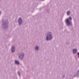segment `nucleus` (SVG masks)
<instances>
[{
	"label": "nucleus",
	"mask_w": 79,
	"mask_h": 79,
	"mask_svg": "<svg viewBox=\"0 0 79 79\" xmlns=\"http://www.w3.org/2000/svg\"><path fill=\"white\" fill-rule=\"evenodd\" d=\"M53 34L51 31H48L46 34V41H50L53 38Z\"/></svg>",
	"instance_id": "f257e3e1"
},
{
	"label": "nucleus",
	"mask_w": 79,
	"mask_h": 79,
	"mask_svg": "<svg viewBox=\"0 0 79 79\" xmlns=\"http://www.w3.org/2000/svg\"><path fill=\"white\" fill-rule=\"evenodd\" d=\"M8 23L7 21L6 22H4L3 23L2 27L4 29H7V28H8Z\"/></svg>",
	"instance_id": "f03ea898"
},
{
	"label": "nucleus",
	"mask_w": 79,
	"mask_h": 79,
	"mask_svg": "<svg viewBox=\"0 0 79 79\" xmlns=\"http://www.w3.org/2000/svg\"><path fill=\"white\" fill-rule=\"evenodd\" d=\"M66 24L68 26H73V24L72 22L69 21V19H66Z\"/></svg>",
	"instance_id": "7ed1b4c3"
},
{
	"label": "nucleus",
	"mask_w": 79,
	"mask_h": 79,
	"mask_svg": "<svg viewBox=\"0 0 79 79\" xmlns=\"http://www.w3.org/2000/svg\"><path fill=\"white\" fill-rule=\"evenodd\" d=\"M24 57V53L23 52H21L19 54V58L21 60H23Z\"/></svg>",
	"instance_id": "20e7f679"
},
{
	"label": "nucleus",
	"mask_w": 79,
	"mask_h": 79,
	"mask_svg": "<svg viewBox=\"0 0 79 79\" xmlns=\"http://www.w3.org/2000/svg\"><path fill=\"white\" fill-rule=\"evenodd\" d=\"M23 21L22 20V19L21 18H19L18 20V23H19V25H21L22 23H23Z\"/></svg>",
	"instance_id": "39448f33"
},
{
	"label": "nucleus",
	"mask_w": 79,
	"mask_h": 79,
	"mask_svg": "<svg viewBox=\"0 0 79 79\" xmlns=\"http://www.w3.org/2000/svg\"><path fill=\"white\" fill-rule=\"evenodd\" d=\"M40 50V47L38 45H36L34 47V50L36 52H38Z\"/></svg>",
	"instance_id": "423d86ee"
},
{
	"label": "nucleus",
	"mask_w": 79,
	"mask_h": 79,
	"mask_svg": "<svg viewBox=\"0 0 79 79\" xmlns=\"http://www.w3.org/2000/svg\"><path fill=\"white\" fill-rule=\"evenodd\" d=\"M11 52L12 53H14L15 52V47L12 46L11 48Z\"/></svg>",
	"instance_id": "0eeeda50"
},
{
	"label": "nucleus",
	"mask_w": 79,
	"mask_h": 79,
	"mask_svg": "<svg viewBox=\"0 0 79 79\" xmlns=\"http://www.w3.org/2000/svg\"><path fill=\"white\" fill-rule=\"evenodd\" d=\"M77 52V49H74L73 50V54H76Z\"/></svg>",
	"instance_id": "6e6552de"
},
{
	"label": "nucleus",
	"mask_w": 79,
	"mask_h": 79,
	"mask_svg": "<svg viewBox=\"0 0 79 79\" xmlns=\"http://www.w3.org/2000/svg\"><path fill=\"white\" fill-rule=\"evenodd\" d=\"M15 63L16 64H19V61H18V60H16L15 61Z\"/></svg>",
	"instance_id": "1a4fd4ad"
},
{
	"label": "nucleus",
	"mask_w": 79,
	"mask_h": 79,
	"mask_svg": "<svg viewBox=\"0 0 79 79\" xmlns=\"http://www.w3.org/2000/svg\"><path fill=\"white\" fill-rule=\"evenodd\" d=\"M67 15H70V11H68L67 12Z\"/></svg>",
	"instance_id": "9d476101"
},
{
	"label": "nucleus",
	"mask_w": 79,
	"mask_h": 79,
	"mask_svg": "<svg viewBox=\"0 0 79 79\" xmlns=\"http://www.w3.org/2000/svg\"><path fill=\"white\" fill-rule=\"evenodd\" d=\"M77 75H79V69L77 73Z\"/></svg>",
	"instance_id": "9b49d317"
},
{
	"label": "nucleus",
	"mask_w": 79,
	"mask_h": 79,
	"mask_svg": "<svg viewBox=\"0 0 79 79\" xmlns=\"http://www.w3.org/2000/svg\"><path fill=\"white\" fill-rule=\"evenodd\" d=\"M18 74L19 76H20V74H21V73L20 72H18Z\"/></svg>",
	"instance_id": "f8f14e48"
},
{
	"label": "nucleus",
	"mask_w": 79,
	"mask_h": 79,
	"mask_svg": "<svg viewBox=\"0 0 79 79\" xmlns=\"http://www.w3.org/2000/svg\"><path fill=\"white\" fill-rule=\"evenodd\" d=\"M77 55H78V58H79V52H78L77 53Z\"/></svg>",
	"instance_id": "ddd939ff"
},
{
	"label": "nucleus",
	"mask_w": 79,
	"mask_h": 79,
	"mask_svg": "<svg viewBox=\"0 0 79 79\" xmlns=\"http://www.w3.org/2000/svg\"><path fill=\"white\" fill-rule=\"evenodd\" d=\"M69 19H70V21H71V20H72V18H71V17H69Z\"/></svg>",
	"instance_id": "4468645a"
},
{
	"label": "nucleus",
	"mask_w": 79,
	"mask_h": 79,
	"mask_svg": "<svg viewBox=\"0 0 79 79\" xmlns=\"http://www.w3.org/2000/svg\"><path fill=\"white\" fill-rule=\"evenodd\" d=\"M1 13H2V12L0 11V15H1Z\"/></svg>",
	"instance_id": "2eb2a0df"
},
{
	"label": "nucleus",
	"mask_w": 79,
	"mask_h": 79,
	"mask_svg": "<svg viewBox=\"0 0 79 79\" xmlns=\"http://www.w3.org/2000/svg\"><path fill=\"white\" fill-rule=\"evenodd\" d=\"M63 78H64V76H63Z\"/></svg>",
	"instance_id": "dca6fc26"
},
{
	"label": "nucleus",
	"mask_w": 79,
	"mask_h": 79,
	"mask_svg": "<svg viewBox=\"0 0 79 79\" xmlns=\"http://www.w3.org/2000/svg\"><path fill=\"white\" fill-rule=\"evenodd\" d=\"M42 0V1H44V0Z\"/></svg>",
	"instance_id": "f3484780"
}]
</instances>
